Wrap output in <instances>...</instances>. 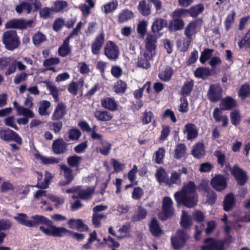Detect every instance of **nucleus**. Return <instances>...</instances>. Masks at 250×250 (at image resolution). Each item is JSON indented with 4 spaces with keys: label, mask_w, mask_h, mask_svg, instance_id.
Here are the masks:
<instances>
[{
    "label": "nucleus",
    "mask_w": 250,
    "mask_h": 250,
    "mask_svg": "<svg viewBox=\"0 0 250 250\" xmlns=\"http://www.w3.org/2000/svg\"><path fill=\"white\" fill-rule=\"evenodd\" d=\"M223 110H230L236 105V101L230 97H227L223 99L220 104Z\"/></svg>",
    "instance_id": "nucleus-25"
},
{
    "label": "nucleus",
    "mask_w": 250,
    "mask_h": 250,
    "mask_svg": "<svg viewBox=\"0 0 250 250\" xmlns=\"http://www.w3.org/2000/svg\"><path fill=\"white\" fill-rule=\"evenodd\" d=\"M165 154V149L164 148H159L155 153V162L158 164H161Z\"/></svg>",
    "instance_id": "nucleus-59"
},
{
    "label": "nucleus",
    "mask_w": 250,
    "mask_h": 250,
    "mask_svg": "<svg viewBox=\"0 0 250 250\" xmlns=\"http://www.w3.org/2000/svg\"><path fill=\"white\" fill-rule=\"evenodd\" d=\"M67 6V2L63 0H57L55 3L53 9L55 12L62 11Z\"/></svg>",
    "instance_id": "nucleus-63"
},
{
    "label": "nucleus",
    "mask_w": 250,
    "mask_h": 250,
    "mask_svg": "<svg viewBox=\"0 0 250 250\" xmlns=\"http://www.w3.org/2000/svg\"><path fill=\"white\" fill-rule=\"evenodd\" d=\"M213 51L212 49H206L202 51L200 57V62L202 63H205L211 56Z\"/></svg>",
    "instance_id": "nucleus-58"
},
{
    "label": "nucleus",
    "mask_w": 250,
    "mask_h": 250,
    "mask_svg": "<svg viewBox=\"0 0 250 250\" xmlns=\"http://www.w3.org/2000/svg\"><path fill=\"white\" fill-rule=\"evenodd\" d=\"M167 25L166 20L161 18L156 19L153 23L151 28L154 33H158Z\"/></svg>",
    "instance_id": "nucleus-27"
},
{
    "label": "nucleus",
    "mask_w": 250,
    "mask_h": 250,
    "mask_svg": "<svg viewBox=\"0 0 250 250\" xmlns=\"http://www.w3.org/2000/svg\"><path fill=\"white\" fill-rule=\"evenodd\" d=\"M172 75V70L171 68L167 67L160 72L159 77L162 81H167L170 80Z\"/></svg>",
    "instance_id": "nucleus-44"
},
{
    "label": "nucleus",
    "mask_w": 250,
    "mask_h": 250,
    "mask_svg": "<svg viewBox=\"0 0 250 250\" xmlns=\"http://www.w3.org/2000/svg\"><path fill=\"white\" fill-rule=\"evenodd\" d=\"M51 104L50 102L42 100L40 102L39 107V113L42 116H48L50 114L49 111Z\"/></svg>",
    "instance_id": "nucleus-29"
},
{
    "label": "nucleus",
    "mask_w": 250,
    "mask_h": 250,
    "mask_svg": "<svg viewBox=\"0 0 250 250\" xmlns=\"http://www.w3.org/2000/svg\"><path fill=\"white\" fill-rule=\"evenodd\" d=\"M39 160L41 162L45 165L58 164L60 162V159L59 158H55L53 157H46L42 155H39L38 157Z\"/></svg>",
    "instance_id": "nucleus-46"
},
{
    "label": "nucleus",
    "mask_w": 250,
    "mask_h": 250,
    "mask_svg": "<svg viewBox=\"0 0 250 250\" xmlns=\"http://www.w3.org/2000/svg\"><path fill=\"white\" fill-rule=\"evenodd\" d=\"M201 22L202 21L200 20L197 19L190 22L186 27L184 33L188 39L187 42L186 49H188L189 45L193 36L197 33V28L201 25Z\"/></svg>",
    "instance_id": "nucleus-5"
},
{
    "label": "nucleus",
    "mask_w": 250,
    "mask_h": 250,
    "mask_svg": "<svg viewBox=\"0 0 250 250\" xmlns=\"http://www.w3.org/2000/svg\"><path fill=\"white\" fill-rule=\"evenodd\" d=\"M194 75L196 78L205 79L211 75V71L208 68L199 67L194 71Z\"/></svg>",
    "instance_id": "nucleus-31"
},
{
    "label": "nucleus",
    "mask_w": 250,
    "mask_h": 250,
    "mask_svg": "<svg viewBox=\"0 0 250 250\" xmlns=\"http://www.w3.org/2000/svg\"><path fill=\"white\" fill-rule=\"evenodd\" d=\"M186 152V146L184 144L177 145L174 150V157L176 159H180L185 155Z\"/></svg>",
    "instance_id": "nucleus-48"
},
{
    "label": "nucleus",
    "mask_w": 250,
    "mask_h": 250,
    "mask_svg": "<svg viewBox=\"0 0 250 250\" xmlns=\"http://www.w3.org/2000/svg\"><path fill=\"white\" fill-rule=\"evenodd\" d=\"M33 22V20L26 21L22 19H13L6 22L5 27L6 28L24 29L31 27Z\"/></svg>",
    "instance_id": "nucleus-9"
},
{
    "label": "nucleus",
    "mask_w": 250,
    "mask_h": 250,
    "mask_svg": "<svg viewBox=\"0 0 250 250\" xmlns=\"http://www.w3.org/2000/svg\"><path fill=\"white\" fill-rule=\"evenodd\" d=\"M2 42L6 48L9 50L15 49L20 44L17 32L14 30L7 31L3 34Z\"/></svg>",
    "instance_id": "nucleus-2"
},
{
    "label": "nucleus",
    "mask_w": 250,
    "mask_h": 250,
    "mask_svg": "<svg viewBox=\"0 0 250 250\" xmlns=\"http://www.w3.org/2000/svg\"><path fill=\"white\" fill-rule=\"evenodd\" d=\"M104 42V35L103 33H101L96 37L91 44V51L92 53L95 55L99 54Z\"/></svg>",
    "instance_id": "nucleus-20"
},
{
    "label": "nucleus",
    "mask_w": 250,
    "mask_h": 250,
    "mask_svg": "<svg viewBox=\"0 0 250 250\" xmlns=\"http://www.w3.org/2000/svg\"><path fill=\"white\" fill-rule=\"evenodd\" d=\"M230 120L231 124L234 125H238L240 122L241 116L239 112L237 110L233 111L230 113Z\"/></svg>",
    "instance_id": "nucleus-62"
},
{
    "label": "nucleus",
    "mask_w": 250,
    "mask_h": 250,
    "mask_svg": "<svg viewBox=\"0 0 250 250\" xmlns=\"http://www.w3.org/2000/svg\"><path fill=\"white\" fill-rule=\"evenodd\" d=\"M67 146V143L62 139H58L54 141L52 144V150L55 154H62L66 151Z\"/></svg>",
    "instance_id": "nucleus-18"
},
{
    "label": "nucleus",
    "mask_w": 250,
    "mask_h": 250,
    "mask_svg": "<svg viewBox=\"0 0 250 250\" xmlns=\"http://www.w3.org/2000/svg\"><path fill=\"white\" fill-rule=\"evenodd\" d=\"M126 88V83L122 81H118L114 86V91L117 93H123Z\"/></svg>",
    "instance_id": "nucleus-60"
},
{
    "label": "nucleus",
    "mask_w": 250,
    "mask_h": 250,
    "mask_svg": "<svg viewBox=\"0 0 250 250\" xmlns=\"http://www.w3.org/2000/svg\"><path fill=\"white\" fill-rule=\"evenodd\" d=\"M148 23L146 21H141L137 26V32L141 36H144L146 32V28Z\"/></svg>",
    "instance_id": "nucleus-64"
},
{
    "label": "nucleus",
    "mask_w": 250,
    "mask_h": 250,
    "mask_svg": "<svg viewBox=\"0 0 250 250\" xmlns=\"http://www.w3.org/2000/svg\"><path fill=\"white\" fill-rule=\"evenodd\" d=\"M172 204L173 202L170 198L168 197L164 198L162 204L163 213L159 215L160 218L164 220L173 214L174 209Z\"/></svg>",
    "instance_id": "nucleus-8"
},
{
    "label": "nucleus",
    "mask_w": 250,
    "mask_h": 250,
    "mask_svg": "<svg viewBox=\"0 0 250 250\" xmlns=\"http://www.w3.org/2000/svg\"><path fill=\"white\" fill-rule=\"evenodd\" d=\"M222 89L217 84L210 85L208 91V99L212 102H218L222 97Z\"/></svg>",
    "instance_id": "nucleus-10"
},
{
    "label": "nucleus",
    "mask_w": 250,
    "mask_h": 250,
    "mask_svg": "<svg viewBox=\"0 0 250 250\" xmlns=\"http://www.w3.org/2000/svg\"><path fill=\"white\" fill-rule=\"evenodd\" d=\"M61 168L63 171V175L65 179L68 180V182H71L73 177L72 170L65 165H61Z\"/></svg>",
    "instance_id": "nucleus-56"
},
{
    "label": "nucleus",
    "mask_w": 250,
    "mask_h": 250,
    "mask_svg": "<svg viewBox=\"0 0 250 250\" xmlns=\"http://www.w3.org/2000/svg\"><path fill=\"white\" fill-rule=\"evenodd\" d=\"M231 173L239 185L242 186L247 182L248 178L246 173L238 167L234 166L231 170Z\"/></svg>",
    "instance_id": "nucleus-15"
},
{
    "label": "nucleus",
    "mask_w": 250,
    "mask_h": 250,
    "mask_svg": "<svg viewBox=\"0 0 250 250\" xmlns=\"http://www.w3.org/2000/svg\"><path fill=\"white\" fill-rule=\"evenodd\" d=\"M72 38V35H69L63 41L62 44L58 49V53L62 57H65L71 52V47L69 45V40Z\"/></svg>",
    "instance_id": "nucleus-22"
},
{
    "label": "nucleus",
    "mask_w": 250,
    "mask_h": 250,
    "mask_svg": "<svg viewBox=\"0 0 250 250\" xmlns=\"http://www.w3.org/2000/svg\"><path fill=\"white\" fill-rule=\"evenodd\" d=\"M44 176L45 177L43 182H38L37 185L35 186V187L41 188H46L48 187L50 181L52 178V176L51 173L46 171Z\"/></svg>",
    "instance_id": "nucleus-42"
},
{
    "label": "nucleus",
    "mask_w": 250,
    "mask_h": 250,
    "mask_svg": "<svg viewBox=\"0 0 250 250\" xmlns=\"http://www.w3.org/2000/svg\"><path fill=\"white\" fill-rule=\"evenodd\" d=\"M155 177L159 183H164L166 185L167 184V174L163 168L160 167L157 169L155 173Z\"/></svg>",
    "instance_id": "nucleus-32"
},
{
    "label": "nucleus",
    "mask_w": 250,
    "mask_h": 250,
    "mask_svg": "<svg viewBox=\"0 0 250 250\" xmlns=\"http://www.w3.org/2000/svg\"><path fill=\"white\" fill-rule=\"evenodd\" d=\"M156 35H148L145 40V49L142 54L144 57L153 59L156 54L157 40Z\"/></svg>",
    "instance_id": "nucleus-3"
},
{
    "label": "nucleus",
    "mask_w": 250,
    "mask_h": 250,
    "mask_svg": "<svg viewBox=\"0 0 250 250\" xmlns=\"http://www.w3.org/2000/svg\"><path fill=\"white\" fill-rule=\"evenodd\" d=\"M32 39L34 44L36 46H39L41 43L44 42L46 38L44 34L40 32H38L33 36Z\"/></svg>",
    "instance_id": "nucleus-50"
},
{
    "label": "nucleus",
    "mask_w": 250,
    "mask_h": 250,
    "mask_svg": "<svg viewBox=\"0 0 250 250\" xmlns=\"http://www.w3.org/2000/svg\"><path fill=\"white\" fill-rule=\"evenodd\" d=\"M188 238V235L183 230L177 231L176 236L171 237V242L174 248L178 249L183 246Z\"/></svg>",
    "instance_id": "nucleus-12"
},
{
    "label": "nucleus",
    "mask_w": 250,
    "mask_h": 250,
    "mask_svg": "<svg viewBox=\"0 0 250 250\" xmlns=\"http://www.w3.org/2000/svg\"><path fill=\"white\" fill-rule=\"evenodd\" d=\"M210 184L214 189L220 191L225 189L227 186L226 178L220 174L213 177L210 181Z\"/></svg>",
    "instance_id": "nucleus-11"
},
{
    "label": "nucleus",
    "mask_w": 250,
    "mask_h": 250,
    "mask_svg": "<svg viewBox=\"0 0 250 250\" xmlns=\"http://www.w3.org/2000/svg\"><path fill=\"white\" fill-rule=\"evenodd\" d=\"M194 157L198 158L202 157L205 154L204 146L203 144L199 143L195 145L192 151Z\"/></svg>",
    "instance_id": "nucleus-39"
},
{
    "label": "nucleus",
    "mask_w": 250,
    "mask_h": 250,
    "mask_svg": "<svg viewBox=\"0 0 250 250\" xmlns=\"http://www.w3.org/2000/svg\"><path fill=\"white\" fill-rule=\"evenodd\" d=\"M149 229L153 235L159 236L162 233V231L159 225L158 221L153 219L149 224Z\"/></svg>",
    "instance_id": "nucleus-37"
},
{
    "label": "nucleus",
    "mask_w": 250,
    "mask_h": 250,
    "mask_svg": "<svg viewBox=\"0 0 250 250\" xmlns=\"http://www.w3.org/2000/svg\"><path fill=\"white\" fill-rule=\"evenodd\" d=\"M235 13L232 11L229 14L225 20L224 23L225 25L226 29L229 30L231 26L233 24L234 20Z\"/></svg>",
    "instance_id": "nucleus-57"
},
{
    "label": "nucleus",
    "mask_w": 250,
    "mask_h": 250,
    "mask_svg": "<svg viewBox=\"0 0 250 250\" xmlns=\"http://www.w3.org/2000/svg\"><path fill=\"white\" fill-rule=\"evenodd\" d=\"M44 83L46 84V88L49 90L50 94L54 98V101L56 102H59V90L57 87L53 85L49 82L45 81Z\"/></svg>",
    "instance_id": "nucleus-40"
},
{
    "label": "nucleus",
    "mask_w": 250,
    "mask_h": 250,
    "mask_svg": "<svg viewBox=\"0 0 250 250\" xmlns=\"http://www.w3.org/2000/svg\"><path fill=\"white\" fill-rule=\"evenodd\" d=\"M101 146L99 148V151L101 154L104 155H108L111 148V144L104 140L100 142Z\"/></svg>",
    "instance_id": "nucleus-52"
},
{
    "label": "nucleus",
    "mask_w": 250,
    "mask_h": 250,
    "mask_svg": "<svg viewBox=\"0 0 250 250\" xmlns=\"http://www.w3.org/2000/svg\"><path fill=\"white\" fill-rule=\"evenodd\" d=\"M14 219L21 224L29 227H32L31 220L28 219V216L25 214L19 213L14 217Z\"/></svg>",
    "instance_id": "nucleus-34"
},
{
    "label": "nucleus",
    "mask_w": 250,
    "mask_h": 250,
    "mask_svg": "<svg viewBox=\"0 0 250 250\" xmlns=\"http://www.w3.org/2000/svg\"><path fill=\"white\" fill-rule=\"evenodd\" d=\"M223 243L221 241H216L209 238L204 241V243L201 246V250H223L222 249Z\"/></svg>",
    "instance_id": "nucleus-13"
},
{
    "label": "nucleus",
    "mask_w": 250,
    "mask_h": 250,
    "mask_svg": "<svg viewBox=\"0 0 250 250\" xmlns=\"http://www.w3.org/2000/svg\"><path fill=\"white\" fill-rule=\"evenodd\" d=\"M184 21L181 19H174L169 23V27L171 30H179L183 28Z\"/></svg>",
    "instance_id": "nucleus-47"
},
{
    "label": "nucleus",
    "mask_w": 250,
    "mask_h": 250,
    "mask_svg": "<svg viewBox=\"0 0 250 250\" xmlns=\"http://www.w3.org/2000/svg\"><path fill=\"white\" fill-rule=\"evenodd\" d=\"M204 5L200 3L191 7L188 10L192 17L195 18L201 14L204 11Z\"/></svg>",
    "instance_id": "nucleus-36"
},
{
    "label": "nucleus",
    "mask_w": 250,
    "mask_h": 250,
    "mask_svg": "<svg viewBox=\"0 0 250 250\" xmlns=\"http://www.w3.org/2000/svg\"><path fill=\"white\" fill-rule=\"evenodd\" d=\"M13 105L17 112L18 115L29 118L34 117V113L32 110L22 106H20L16 101L14 102Z\"/></svg>",
    "instance_id": "nucleus-21"
},
{
    "label": "nucleus",
    "mask_w": 250,
    "mask_h": 250,
    "mask_svg": "<svg viewBox=\"0 0 250 250\" xmlns=\"http://www.w3.org/2000/svg\"><path fill=\"white\" fill-rule=\"evenodd\" d=\"M196 188L194 183L191 181L185 183L181 190L174 194L175 200L188 208L194 207L198 202Z\"/></svg>",
    "instance_id": "nucleus-1"
},
{
    "label": "nucleus",
    "mask_w": 250,
    "mask_h": 250,
    "mask_svg": "<svg viewBox=\"0 0 250 250\" xmlns=\"http://www.w3.org/2000/svg\"><path fill=\"white\" fill-rule=\"evenodd\" d=\"M68 224L71 229H78L83 231L88 230V227L86 226L81 219H71Z\"/></svg>",
    "instance_id": "nucleus-26"
},
{
    "label": "nucleus",
    "mask_w": 250,
    "mask_h": 250,
    "mask_svg": "<svg viewBox=\"0 0 250 250\" xmlns=\"http://www.w3.org/2000/svg\"><path fill=\"white\" fill-rule=\"evenodd\" d=\"M15 187L13 184L9 181H4L0 185V192L5 193L8 191H14Z\"/></svg>",
    "instance_id": "nucleus-43"
},
{
    "label": "nucleus",
    "mask_w": 250,
    "mask_h": 250,
    "mask_svg": "<svg viewBox=\"0 0 250 250\" xmlns=\"http://www.w3.org/2000/svg\"><path fill=\"white\" fill-rule=\"evenodd\" d=\"M0 138L6 141H14L19 144H21L22 139L15 131L7 128L0 129Z\"/></svg>",
    "instance_id": "nucleus-6"
},
{
    "label": "nucleus",
    "mask_w": 250,
    "mask_h": 250,
    "mask_svg": "<svg viewBox=\"0 0 250 250\" xmlns=\"http://www.w3.org/2000/svg\"><path fill=\"white\" fill-rule=\"evenodd\" d=\"M101 104L103 107L110 110H116L117 109V104L112 98H106L102 100Z\"/></svg>",
    "instance_id": "nucleus-33"
},
{
    "label": "nucleus",
    "mask_w": 250,
    "mask_h": 250,
    "mask_svg": "<svg viewBox=\"0 0 250 250\" xmlns=\"http://www.w3.org/2000/svg\"><path fill=\"white\" fill-rule=\"evenodd\" d=\"M82 160V158L77 155L69 157L67 162L68 165L72 167H78Z\"/></svg>",
    "instance_id": "nucleus-61"
},
{
    "label": "nucleus",
    "mask_w": 250,
    "mask_h": 250,
    "mask_svg": "<svg viewBox=\"0 0 250 250\" xmlns=\"http://www.w3.org/2000/svg\"><path fill=\"white\" fill-rule=\"evenodd\" d=\"M133 13L127 9L123 10L118 16V21L123 23L133 17Z\"/></svg>",
    "instance_id": "nucleus-38"
},
{
    "label": "nucleus",
    "mask_w": 250,
    "mask_h": 250,
    "mask_svg": "<svg viewBox=\"0 0 250 250\" xmlns=\"http://www.w3.org/2000/svg\"><path fill=\"white\" fill-rule=\"evenodd\" d=\"M118 6V2L116 0H112L104 5L102 9L106 14L109 13L116 9Z\"/></svg>",
    "instance_id": "nucleus-51"
},
{
    "label": "nucleus",
    "mask_w": 250,
    "mask_h": 250,
    "mask_svg": "<svg viewBox=\"0 0 250 250\" xmlns=\"http://www.w3.org/2000/svg\"><path fill=\"white\" fill-rule=\"evenodd\" d=\"M151 59L146 58L144 57L142 54L137 62V66L139 67H142L145 69H148L150 67V61H152Z\"/></svg>",
    "instance_id": "nucleus-49"
},
{
    "label": "nucleus",
    "mask_w": 250,
    "mask_h": 250,
    "mask_svg": "<svg viewBox=\"0 0 250 250\" xmlns=\"http://www.w3.org/2000/svg\"><path fill=\"white\" fill-rule=\"evenodd\" d=\"M106 215L104 213H93L92 216V224L95 227L99 228L101 226V220L105 218Z\"/></svg>",
    "instance_id": "nucleus-54"
},
{
    "label": "nucleus",
    "mask_w": 250,
    "mask_h": 250,
    "mask_svg": "<svg viewBox=\"0 0 250 250\" xmlns=\"http://www.w3.org/2000/svg\"><path fill=\"white\" fill-rule=\"evenodd\" d=\"M180 224L182 227L184 228H188L192 225V219L191 217L188 215L187 213L185 211H183Z\"/></svg>",
    "instance_id": "nucleus-45"
},
{
    "label": "nucleus",
    "mask_w": 250,
    "mask_h": 250,
    "mask_svg": "<svg viewBox=\"0 0 250 250\" xmlns=\"http://www.w3.org/2000/svg\"><path fill=\"white\" fill-rule=\"evenodd\" d=\"M94 191V188L93 187L84 188L79 187L78 194L80 199L87 200L91 198Z\"/></svg>",
    "instance_id": "nucleus-23"
},
{
    "label": "nucleus",
    "mask_w": 250,
    "mask_h": 250,
    "mask_svg": "<svg viewBox=\"0 0 250 250\" xmlns=\"http://www.w3.org/2000/svg\"><path fill=\"white\" fill-rule=\"evenodd\" d=\"M193 83L192 81L185 82L182 87L181 94L184 96L188 95L192 91Z\"/></svg>",
    "instance_id": "nucleus-53"
},
{
    "label": "nucleus",
    "mask_w": 250,
    "mask_h": 250,
    "mask_svg": "<svg viewBox=\"0 0 250 250\" xmlns=\"http://www.w3.org/2000/svg\"><path fill=\"white\" fill-rule=\"evenodd\" d=\"M40 229L44 234L55 237H62L69 231L63 227H56L52 223L46 227L40 226Z\"/></svg>",
    "instance_id": "nucleus-4"
},
{
    "label": "nucleus",
    "mask_w": 250,
    "mask_h": 250,
    "mask_svg": "<svg viewBox=\"0 0 250 250\" xmlns=\"http://www.w3.org/2000/svg\"><path fill=\"white\" fill-rule=\"evenodd\" d=\"M234 205V197L232 194L227 195L224 201V208L226 211L230 210Z\"/></svg>",
    "instance_id": "nucleus-41"
},
{
    "label": "nucleus",
    "mask_w": 250,
    "mask_h": 250,
    "mask_svg": "<svg viewBox=\"0 0 250 250\" xmlns=\"http://www.w3.org/2000/svg\"><path fill=\"white\" fill-rule=\"evenodd\" d=\"M183 132L188 140H192L198 135V130L195 125L193 124H187L184 127Z\"/></svg>",
    "instance_id": "nucleus-19"
},
{
    "label": "nucleus",
    "mask_w": 250,
    "mask_h": 250,
    "mask_svg": "<svg viewBox=\"0 0 250 250\" xmlns=\"http://www.w3.org/2000/svg\"><path fill=\"white\" fill-rule=\"evenodd\" d=\"M32 227L35 226L40 224L49 225L52 224V221L46 217L39 215H33L31 217Z\"/></svg>",
    "instance_id": "nucleus-24"
},
{
    "label": "nucleus",
    "mask_w": 250,
    "mask_h": 250,
    "mask_svg": "<svg viewBox=\"0 0 250 250\" xmlns=\"http://www.w3.org/2000/svg\"><path fill=\"white\" fill-rule=\"evenodd\" d=\"M94 116L98 120L103 122L108 121L112 118V115L106 111L97 110Z\"/></svg>",
    "instance_id": "nucleus-30"
},
{
    "label": "nucleus",
    "mask_w": 250,
    "mask_h": 250,
    "mask_svg": "<svg viewBox=\"0 0 250 250\" xmlns=\"http://www.w3.org/2000/svg\"><path fill=\"white\" fill-rule=\"evenodd\" d=\"M181 172L173 171L170 174V177L168 178L167 185L171 186L173 184L179 185L181 183Z\"/></svg>",
    "instance_id": "nucleus-28"
},
{
    "label": "nucleus",
    "mask_w": 250,
    "mask_h": 250,
    "mask_svg": "<svg viewBox=\"0 0 250 250\" xmlns=\"http://www.w3.org/2000/svg\"><path fill=\"white\" fill-rule=\"evenodd\" d=\"M104 49V54L108 59L115 60L118 58L120 54L119 49L113 42L110 41L107 42Z\"/></svg>",
    "instance_id": "nucleus-7"
},
{
    "label": "nucleus",
    "mask_w": 250,
    "mask_h": 250,
    "mask_svg": "<svg viewBox=\"0 0 250 250\" xmlns=\"http://www.w3.org/2000/svg\"><path fill=\"white\" fill-rule=\"evenodd\" d=\"M67 112L66 106L63 103H59L55 107L52 115L53 120H59L62 119Z\"/></svg>",
    "instance_id": "nucleus-17"
},
{
    "label": "nucleus",
    "mask_w": 250,
    "mask_h": 250,
    "mask_svg": "<svg viewBox=\"0 0 250 250\" xmlns=\"http://www.w3.org/2000/svg\"><path fill=\"white\" fill-rule=\"evenodd\" d=\"M37 0H25L16 7V11L18 13H21L24 10H26L27 13H30L33 8H37Z\"/></svg>",
    "instance_id": "nucleus-14"
},
{
    "label": "nucleus",
    "mask_w": 250,
    "mask_h": 250,
    "mask_svg": "<svg viewBox=\"0 0 250 250\" xmlns=\"http://www.w3.org/2000/svg\"><path fill=\"white\" fill-rule=\"evenodd\" d=\"M150 83L147 82L144 86L134 91L133 94L135 98L140 99L142 97L144 89L146 88L148 93H149Z\"/></svg>",
    "instance_id": "nucleus-55"
},
{
    "label": "nucleus",
    "mask_w": 250,
    "mask_h": 250,
    "mask_svg": "<svg viewBox=\"0 0 250 250\" xmlns=\"http://www.w3.org/2000/svg\"><path fill=\"white\" fill-rule=\"evenodd\" d=\"M138 9L141 14L145 16L149 15L151 12L150 5L144 0L139 2Z\"/></svg>",
    "instance_id": "nucleus-35"
},
{
    "label": "nucleus",
    "mask_w": 250,
    "mask_h": 250,
    "mask_svg": "<svg viewBox=\"0 0 250 250\" xmlns=\"http://www.w3.org/2000/svg\"><path fill=\"white\" fill-rule=\"evenodd\" d=\"M16 67L19 71H22L26 69V66L21 62L12 58L11 64L9 65L5 73L6 75H9L16 71Z\"/></svg>",
    "instance_id": "nucleus-16"
}]
</instances>
